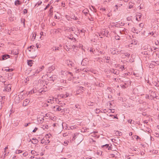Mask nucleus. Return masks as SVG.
<instances>
[{"label": "nucleus", "instance_id": "obj_1", "mask_svg": "<svg viewBox=\"0 0 159 159\" xmlns=\"http://www.w3.org/2000/svg\"><path fill=\"white\" fill-rule=\"evenodd\" d=\"M83 136L81 134L76 133L74 134L72 140L74 141L76 139L78 140L79 139L80 143L83 140Z\"/></svg>", "mask_w": 159, "mask_h": 159}, {"label": "nucleus", "instance_id": "obj_2", "mask_svg": "<svg viewBox=\"0 0 159 159\" xmlns=\"http://www.w3.org/2000/svg\"><path fill=\"white\" fill-rule=\"evenodd\" d=\"M125 24V23H123L122 22H121L120 23H119L118 22H116V23H113L111 24L112 25H110V27H111H111H112V26H115V27H120V26L124 25Z\"/></svg>", "mask_w": 159, "mask_h": 159}, {"label": "nucleus", "instance_id": "obj_3", "mask_svg": "<svg viewBox=\"0 0 159 159\" xmlns=\"http://www.w3.org/2000/svg\"><path fill=\"white\" fill-rule=\"evenodd\" d=\"M60 74L61 75L62 77L67 76L68 74H70L71 76H72L73 75L72 73L68 72L67 71L62 70L60 72Z\"/></svg>", "mask_w": 159, "mask_h": 159}, {"label": "nucleus", "instance_id": "obj_4", "mask_svg": "<svg viewBox=\"0 0 159 159\" xmlns=\"http://www.w3.org/2000/svg\"><path fill=\"white\" fill-rule=\"evenodd\" d=\"M44 121V116H40L37 118V122L38 124L42 123Z\"/></svg>", "mask_w": 159, "mask_h": 159}, {"label": "nucleus", "instance_id": "obj_5", "mask_svg": "<svg viewBox=\"0 0 159 159\" xmlns=\"http://www.w3.org/2000/svg\"><path fill=\"white\" fill-rule=\"evenodd\" d=\"M10 57V56L8 54H5L2 55L1 56V57H0V60L1 61L5 60L9 58Z\"/></svg>", "mask_w": 159, "mask_h": 159}, {"label": "nucleus", "instance_id": "obj_6", "mask_svg": "<svg viewBox=\"0 0 159 159\" xmlns=\"http://www.w3.org/2000/svg\"><path fill=\"white\" fill-rule=\"evenodd\" d=\"M110 52L113 54H118L119 53V51L115 48H112L110 49Z\"/></svg>", "mask_w": 159, "mask_h": 159}, {"label": "nucleus", "instance_id": "obj_7", "mask_svg": "<svg viewBox=\"0 0 159 159\" xmlns=\"http://www.w3.org/2000/svg\"><path fill=\"white\" fill-rule=\"evenodd\" d=\"M137 40H134V41H133V40H132V41H131V43L130 44H129L128 45L127 47H131L132 46V45L133 44L134 45H137Z\"/></svg>", "mask_w": 159, "mask_h": 159}, {"label": "nucleus", "instance_id": "obj_8", "mask_svg": "<svg viewBox=\"0 0 159 159\" xmlns=\"http://www.w3.org/2000/svg\"><path fill=\"white\" fill-rule=\"evenodd\" d=\"M11 86L10 84H8L5 87L4 90L5 91H9L11 89Z\"/></svg>", "mask_w": 159, "mask_h": 159}, {"label": "nucleus", "instance_id": "obj_9", "mask_svg": "<svg viewBox=\"0 0 159 159\" xmlns=\"http://www.w3.org/2000/svg\"><path fill=\"white\" fill-rule=\"evenodd\" d=\"M111 73H113L115 75H118L119 74L120 71L119 70L116 69H112L111 70Z\"/></svg>", "mask_w": 159, "mask_h": 159}, {"label": "nucleus", "instance_id": "obj_10", "mask_svg": "<svg viewBox=\"0 0 159 159\" xmlns=\"http://www.w3.org/2000/svg\"><path fill=\"white\" fill-rule=\"evenodd\" d=\"M53 108L54 109L55 111H61L62 110L61 108L58 105L54 106Z\"/></svg>", "mask_w": 159, "mask_h": 159}, {"label": "nucleus", "instance_id": "obj_11", "mask_svg": "<svg viewBox=\"0 0 159 159\" xmlns=\"http://www.w3.org/2000/svg\"><path fill=\"white\" fill-rule=\"evenodd\" d=\"M30 100L27 99H26L23 102V105L24 106H25L27 105L30 102Z\"/></svg>", "mask_w": 159, "mask_h": 159}, {"label": "nucleus", "instance_id": "obj_12", "mask_svg": "<svg viewBox=\"0 0 159 159\" xmlns=\"http://www.w3.org/2000/svg\"><path fill=\"white\" fill-rule=\"evenodd\" d=\"M36 34L35 32L33 33L31 35V40H34L36 38Z\"/></svg>", "mask_w": 159, "mask_h": 159}, {"label": "nucleus", "instance_id": "obj_13", "mask_svg": "<svg viewBox=\"0 0 159 159\" xmlns=\"http://www.w3.org/2000/svg\"><path fill=\"white\" fill-rule=\"evenodd\" d=\"M109 144H106L104 145H103L101 147L102 148H107L108 150H111V148L109 146Z\"/></svg>", "mask_w": 159, "mask_h": 159}, {"label": "nucleus", "instance_id": "obj_14", "mask_svg": "<svg viewBox=\"0 0 159 159\" xmlns=\"http://www.w3.org/2000/svg\"><path fill=\"white\" fill-rule=\"evenodd\" d=\"M32 140V143L34 144H37L39 142L38 140L36 139L33 138Z\"/></svg>", "mask_w": 159, "mask_h": 159}, {"label": "nucleus", "instance_id": "obj_15", "mask_svg": "<svg viewBox=\"0 0 159 159\" xmlns=\"http://www.w3.org/2000/svg\"><path fill=\"white\" fill-rule=\"evenodd\" d=\"M55 69V65H52L48 68V71H52Z\"/></svg>", "mask_w": 159, "mask_h": 159}, {"label": "nucleus", "instance_id": "obj_16", "mask_svg": "<svg viewBox=\"0 0 159 159\" xmlns=\"http://www.w3.org/2000/svg\"><path fill=\"white\" fill-rule=\"evenodd\" d=\"M132 31L133 32L136 33H138V32H139V30L136 29V28L134 27H133L132 28Z\"/></svg>", "mask_w": 159, "mask_h": 159}, {"label": "nucleus", "instance_id": "obj_17", "mask_svg": "<svg viewBox=\"0 0 159 159\" xmlns=\"http://www.w3.org/2000/svg\"><path fill=\"white\" fill-rule=\"evenodd\" d=\"M57 76L56 75H53L52 76H51L50 77V80H52L53 81L55 80L57 78Z\"/></svg>", "mask_w": 159, "mask_h": 159}, {"label": "nucleus", "instance_id": "obj_18", "mask_svg": "<svg viewBox=\"0 0 159 159\" xmlns=\"http://www.w3.org/2000/svg\"><path fill=\"white\" fill-rule=\"evenodd\" d=\"M67 62L68 66H74V63L72 61H70V60L67 61Z\"/></svg>", "mask_w": 159, "mask_h": 159}, {"label": "nucleus", "instance_id": "obj_19", "mask_svg": "<svg viewBox=\"0 0 159 159\" xmlns=\"http://www.w3.org/2000/svg\"><path fill=\"white\" fill-rule=\"evenodd\" d=\"M37 91L36 89H33L31 90L29 92V93L32 94L33 93H36Z\"/></svg>", "mask_w": 159, "mask_h": 159}, {"label": "nucleus", "instance_id": "obj_20", "mask_svg": "<svg viewBox=\"0 0 159 159\" xmlns=\"http://www.w3.org/2000/svg\"><path fill=\"white\" fill-rule=\"evenodd\" d=\"M142 17L141 14H138L136 15V20H139Z\"/></svg>", "mask_w": 159, "mask_h": 159}, {"label": "nucleus", "instance_id": "obj_21", "mask_svg": "<svg viewBox=\"0 0 159 159\" xmlns=\"http://www.w3.org/2000/svg\"><path fill=\"white\" fill-rule=\"evenodd\" d=\"M52 9L53 7L51 6L49 10V14L51 16H52V15L53 11L52 10Z\"/></svg>", "mask_w": 159, "mask_h": 159}, {"label": "nucleus", "instance_id": "obj_22", "mask_svg": "<svg viewBox=\"0 0 159 159\" xmlns=\"http://www.w3.org/2000/svg\"><path fill=\"white\" fill-rule=\"evenodd\" d=\"M73 29L74 28L72 27H71V28L68 27L67 29H65V31H73L74 30H73Z\"/></svg>", "mask_w": 159, "mask_h": 159}, {"label": "nucleus", "instance_id": "obj_23", "mask_svg": "<svg viewBox=\"0 0 159 159\" xmlns=\"http://www.w3.org/2000/svg\"><path fill=\"white\" fill-rule=\"evenodd\" d=\"M125 85H130L131 82L130 80H128L125 82Z\"/></svg>", "mask_w": 159, "mask_h": 159}, {"label": "nucleus", "instance_id": "obj_24", "mask_svg": "<svg viewBox=\"0 0 159 159\" xmlns=\"http://www.w3.org/2000/svg\"><path fill=\"white\" fill-rule=\"evenodd\" d=\"M130 54L128 53H125L124 54V55H123V57H127L129 58L130 56Z\"/></svg>", "mask_w": 159, "mask_h": 159}, {"label": "nucleus", "instance_id": "obj_25", "mask_svg": "<svg viewBox=\"0 0 159 159\" xmlns=\"http://www.w3.org/2000/svg\"><path fill=\"white\" fill-rule=\"evenodd\" d=\"M129 8L131 9L133 7V3L132 2H129Z\"/></svg>", "mask_w": 159, "mask_h": 159}, {"label": "nucleus", "instance_id": "obj_26", "mask_svg": "<svg viewBox=\"0 0 159 159\" xmlns=\"http://www.w3.org/2000/svg\"><path fill=\"white\" fill-rule=\"evenodd\" d=\"M5 80L4 79V77L1 76L0 77V81L2 82H5Z\"/></svg>", "mask_w": 159, "mask_h": 159}, {"label": "nucleus", "instance_id": "obj_27", "mask_svg": "<svg viewBox=\"0 0 159 159\" xmlns=\"http://www.w3.org/2000/svg\"><path fill=\"white\" fill-rule=\"evenodd\" d=\"M15 3L16 5H20L21 4L20 2L18 0L16 1Z\"/></svg>", "mask_w": 159, "mask_h": 159}, {"label": "nucleus", "instance_id": "obj_28", "mask_svg": "<svg viewBox=\"0 0 159 159\" xmlns=\"http://www.w3.org/2000/svg\"><path fill=\"white\" fill-rule=\"evenodd\" d=\"M22 152V151L20 150H17L16 151V154H19Z\"/></svg>", "mask_w": 159, "mask_h": 159}, {"label": "nucleus", "instance_id": "obj_29", "mask_svg": "<svg viewBox=\"0 0 159 159\" xmlns=\"http://www.w3.org/2000/svg\"><path fill=\"white\" fill-rule=\"evenodd\" d=\"M32 60H29L28 61V64L30 66H32Z\"/></svg>", "mask_w": 159, "mask_h": 159}, {"label": "nucleus", "instance_id": "obj_30", "mask_svg": "<svg viewBox=\"0 0 159 159\" xmlns=\"http://www.w3.org/2000/svg\"><path fill=\"white\" fill-rule=\"evenodd\" d=\"M122 31V32H124V34H125V32L126 33V30L125 28H122V29L120 30V32H121V31Z\"/></svg>", "mask_w": 159, "mask_h": 159}, {"label": "nucleus", "instance_id": "obj_31", "mask_svg": "<svg viewBox=\"0 0 159 159\" xmlns=\"http://www.w3.org/2000/svg\"><path fill=\"white\" fill-rule=\"evenodd\" d=\"M48 126L47 125H44L43 126V128L44 129H48Z\"/></svg>", "mask_w": 159, "mask_h": 159}, {"label": "nucleus", "instance_id": "obj_32", "mask_svg": "<svg viewBox=\"0 0 159 159\" xmlns=\"http://www.w3.org/2000/svg\"><path fill=\"white\" fill-rule=\"evenodd\" d=\"M54 100L53 99H49L48 100V103H52L53 102Z\"/></svg>", "mask_w": 159, "mask_h": 159}, {"label": "nucleus", "instance_id": "obj_33", "mask_svg": "<svg viewBox=\"0 0 159 159\" xmlns=\"http://www.w3.org/2000/svg\"><path fill=\"white\" fill-rule=\"evenodd\" d=\"M20 97H16L15 98V102H18L19 100Z\"/></svg>", "mask_w": 159, "mask_h": 159}, {"label": "nucleus", "instance_id": "obj_34", "mask_svg": "<svg viewBox=\"0 0 159 159\" xmlns=\"http://www.w3.org/2000/svg\"><path fill=\"white\" fill-rule=\"evenodd\" d=\"M28 152H25L23 154V155L24 157H25L28 155Z\"/></svg>", "mask_w": 159, "mask_h": 159}, {"label": "nucleus", "instance_id": "obj_35", "mask_svg": "<svg viewBox=\"0 0 159 159\" xmlns=\"http://www.w3.org/2000/svg\"><path fill=\"white\" fill-rule=\"evenodd\" d=\"M95 111L97 114H98L100 111V110L99 109H96Z\"/></svg>", "mask_w": 159, "mask_h": 159}, {"label": "nucleus", "instance_id": "obj_36", "mask_svg": "<svg viewBox=\"0 0 159 159\" xmlns=\"http://www.w3.org/2000/svg\"><path fill=\"white\" fill-rule=\"evenodd\" d=\"M58 97H61L62 98H65V95H64V94L60 95H58Z\"/></svg>", "mask_w": 159, "mask_h": 159}, {"label": "nucleus", "instance_id": "obj_37", "mask_svg": "<svg viewBox=\"0 0 159 159\" xmlns=\"http://www.w3.org/2000/svg\"><path fill=\"white\" fill-rule=\"evenodd\" d=\"M41 71V69L40 68H39L37 69L36 70V73H39L40 71Z\"/></svg>", "mask_w": 159, "mask_h": 159}, {"label": "nucleus", "instance_id": "obj_38", "mask_svg": "<svg viewBox=\"0 0 159 159\" xmlns=\"http://www.w3.org/2000/svg\"><path fill=\"white\" fill-rule=\"evenodd\" d=\"M42 3V2L41 1H39L38 2H37V4L35 5L34 7L36 6L37 4L38 5V6L40 5Z\"/></svg>", "mask_w": 159, "mask_h": 159}, {"label": "nucleus", "instance_id": "obj_39", "mask_svg": "<svg viewBox=\"0 0 159 159\" xmlns=\"http://www.w3.org/2000/svg\"><path fill=\"white\" fill-rule=\"evenodd\" d=\"M87 11V10H84L83 11V12L85 15H86L88 13Z\"/></svg>", "mask_w": 159, "mask_h": 159}, {"label": "nucleus", "instance_id": "obj_40", "mask_svg": "<svg viewBox=\"0 0 159 159\" xmlns=\"http://www.w3.org/2000/svg\"><path fill=\"white\" fill-rule=\"evenodd\" d=\"M98 133V132L97 131H95L93 132V133H91V135L92 136H93V137H94L95 136V135H94V134H96Z\"/></svg>", "mask_w": 159, "mask_h": 159}, {"label": "nucleus", "instance_id": "obj_41", "mask_svg": "<svg viewBox=\"0 0 159 159\" xmlns=\"http://www.w3.org/2000/svg\"><path fill=\"white\" fill-rule=\"evenodd\" d=\"M45 139H43L41 140V143L43 144V143H45Z\"/></svg>", "mask_w": 159, "mask_h": 159}, {"label": "nucleus", "instance_id": "obj_42", "mask_svg": "<svg viewBox=\"0 0 159 159\" xmlns=\"http://www.w3.org/2000/svg\"><path fill=\"white\" fill-rule=\"evenodd\" d=\"M84 61H85V59H84L82 60V62H81V64L83 65V66H84L86 64V63H84Z\"/></svg>", "mask_w": 159, "mask_h": 159}, {"label": "nucleus", "instance_id": "obj_43", "mask_svg": "<svg viewBox=\"0 0 159 159\" xmlns=\"http://www.w3.org/2000/svg\"><path fill=\"white\" fill-rule=\"evenodd\" d=\"M31 124V123L29 122L28 123H25L24 124V126L25 127H27V126H29Z\"/></svg>", "mask_w": 159, "mask_h": 159}, {"label": "nucleus", "instance_id": "obj_44", "mask_svg": "<svg viewBox=\"0 0 159 159\" xmlns=\"http://www.w3.org/2000/svg\"><path fill=\"white\" fill-rule=\"evenodd\" d=\"M120 69L122 70H125V68L124 65L121 66L120 67Z\"/></svg>", "mask_w": 159, "mask_h": 159}, {"label": "nucleus", "instance_id": "obj_45", "mask_svg": "<svg viewBox=\"0 0 159 159\" xmlns=\"http://www.w3.org/2000/svg\"><path fill=\"white\" fill-rule=\"evenodd\" d=\"M157 61H156V62H155V61H153V62H152V64L153 65V66H156L157 64Z\"/></svg>", "mask_w": 159, "mask_h": 159}, {"label": "nucleus", "instance_id": "obj_46", "mask_svg": "<svg viewBox=\"0 0 159 159\" xmlns=\"http://www.w3.org/2000/svg\"><path fill=\"white\" fill-rule=\"evenodd\" d=\"M27 13V10L26 9H24L23 10V13L25 14Z\"/></svg>", "mask_w": 159, "mask_h": 159}, {"label": "nucleus", "instance_id": "obj_47", "mask_svg": "<svg viewBox=\"0 0 159 159\" xmlns=\"http://www.w3.org/2000/svg\"><path fill=\"white\" fill-rule=\"evenodd\" d=\"M76 107L77 108L80 109V106L78 104H76L75 105Z\"/></svg>", "mask_w": 159, "mask_h": 159}, {"label": "nucleus", "instance_id": "obj_48", "mask_svg": "<svg viewBox=\"0 0 159 159\" xmlns=\"http://www.w3.org/2000/svg\"><path fill=\"white\" fill-rule=\"evenodd\" d=\"M61 82L63 83H66V81L65 80H60Z\"/></svg>", "mask_w": 159, "mask_h": 159}, {"label": "nucleus", "instance_id": "obj_49", "mask_svg": "<svg viewBox=\"0 0 159 159\" xmlns=\"http://www.w3.org/2000/svg\"><path fill=\"white\" fill-rule=\"evenodd\" d=\"M51 136V134H46V137L47 138H50Z\"/></svg>", "mask_w": 159, "mask_h": 159}, {"label": "nucleus", "instance_id": "obj_50", "mask_svg": "<svg viewBox=\"0 0 159 159\" xmlns=\"http://www.w3.org/2000/svg\"><path fill=\"white\" fill-rule=\"evenodd\" d=\"M59 104L60 105V106L61 107H63L64 106H65L66 105L65 103H60Z\"/></svg>", "mask_w": 159, "mask_h": 159}, {"label": "nucleus", "instance_id": "obj_51", "mask_svg": "<svg viewBox=\"0 0 159 159\" xmlns=\"http://www.w3.org/2000/svg\"><path fill=\"white\" fill-rule=\"evenodd\" d=\"M155 43L157 45H159V40H157L155 42Z\"/></svg>", "mask_w": 159, "mask_h": 159}, {"label": "nucleus", "instance_id": "obj_52", "mask_svg": "<svg viewBox=\"0 0 159 159\" xmlns=\"http://www.w3.org/2000/svg\"><path fill=\"white\" fill-rule=\"evenodd\" d=\"M6 71H10L12 70L10 69H6L5 70Z\"/></svg>", "mask_w": 159, "mask_h": 159}, {"label": "nucleus", "instance_id": "obj_53", "mask_svg": "<svg viewBox=\"0 0 159 159\" xmlns=\"http://www.w3.org/2000/svg\"><path fill=\"white\" fill-rule=\"evenodd\" d=\"M144 26V25L141 23L139 24V26L141 28H142Z\"/></svg>", "mask_w": 159, "mask_h": 159}, {"label": "nucleus", "instance_id": "obj_54", "mask_svg": "<svg viewBox=\"0 0 159 159\" xmlns=\"http://www.w3.org/2000/svg\"><path fill=\"white\" fill-rule=\"evenodd\" d=\"M131 19V16L128 17L127 18V20L128 21L130 20Z\"/></svg>", "mask_w": 159, "mask_h": 159}, {"label": "nucleus", "instance_id": "obj_55", "mask_svg": "<svg viewBox=\"0 0 159 159\" xmlns=\"http://www.w3.org/2000/svg\"><path fill=\"white\" fill-rule=\"evenodd\" d=\"M115 7H116V8L115 9V11H116V10H118V6L116 5L115 6Z\"/></svg>", "mask_w": 159, "mask_h": 159}, {"label": "nucleus", "instance_id": "obj_56", "mask_svg": "<svg viewBox=\"0 0 159 159\" xmlns=\"http://www.w3.org/2000/svg\"><path fill=\"white\" fill-rule=\"evenodd\" d=\"M50 6V4H48L45 7V8H44V10H45L46 9H47L48 7H49Z\"/></svg>", "mask_w": 159, "mask_h": 159}, {"label": "nucleus", "instance_id": "obj_57", "mask_svg": "<svg viewBox=\"0 0 159 159\" xmlns=\"http://www.w3.org/2000/svg\"><path fill=\"white\" fill-rule=\"evenodd\" d=\"M38 129V128L35 127V129L33 130V132L34 133Z\"/></svg>", "mask_w": 159, "mask_h": 159}, {"label": "nucleus", "instance_id": "obj_58", "mask_svg": "<svg viewBox=\"0 0 159 159\" xmlns=\"http://www.w3.org/2000/svg\"><path fill=\"white\" fill-rule=\"evenodd\" d=\"M95 140H93L92 139H90V142L91 143V142H95Z\"/></svg>", "mask_w": 159, "mask_h": 159}, {"label": "nucleus", "instance_id": "obj_59", "mask_svg": "<svg viewBox=\"0 0 159 159\" xmlns=\"http://www.w3.org/2000/svg\"><path fill=\"white\" fill-rule=\"evenodd\" d=\"M63 135L64 137L68 135V133H64L63 134Z\"/></svg>", "mask_w": 159, "mask_h": 159}, {"label": "nucleus", "instance_id": "obj_60", "mask_svg": "<svg viewBox=\"0 0 159 159\" xmlns=\"http://www.w3.org/2000/svg\"><path fill=\"white\" fill-rule=\"evenodd\" d=\"M155 136L157 137H159V134L157 133H155Z\"/></svg>", "mask_w": 159, "mask_h": 159}, {"label": "nucleus", "instance_id": "obj_61", "mask_svg": "<svg viewBox=\"0 0 159 159\" xmlns=\"http://www.w3.org/2000/svg\"><path fill=\"white\" fill-rule=\"evenodd\" d=\"M153 65L152 63H151L150 64V65L149 66L150 67V68H153Z\"/></svg>", "mask_w": 159, "mask_h": 159}, {"label": "nucleus", "instance_id": "obj_62", "mask_svg": "<svg viewBox=\"0 0 159 159\" xmlns=\"http://www.w3.org/2000/svg\"><path fill=\"white\" fill-rule=\"evenodd\" d=\"M35 152H36L32 150L31 151V153L32 154H34Z\"/></svg>", "mask_w": 159, "mask_h": 159}, {"label": "nucleus", "instance_id": "obj_63", "mask_svg": "<svg viewBox=\"0 0 159 159\" xmlns=\"http://www.w3.org/2000/svg\"><path fill=\"white\" fill-rule=\"evenodd\" d=\"M88 70V69L86 68H84L83 69V71L84 72H87Z\"/></svg>", "mask_w": 159, "mask_h": 159}, {"label": "nucleus", "instance_id": "obj_64", "mask_svg": "<svg viewBox=\"0 0 159 159\" xmlns=\"http://www.w3.org/2000/svg\"><path fill=\"white\" fill-rule=\"evenodd\" d=\"M50 142V141L48 139H47L46 140H45V143H49Z\"/></svg>", "mask_w": 159, "mask_h": 159}]
</instances>
